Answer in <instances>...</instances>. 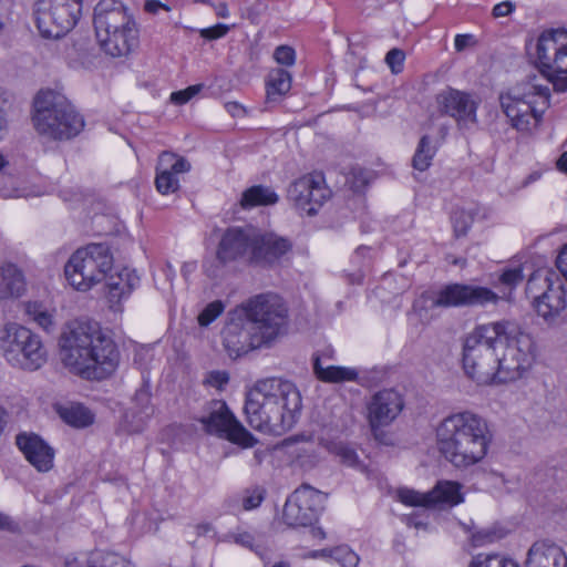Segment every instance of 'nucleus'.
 <instances>
[{
    "mask_svg": "<svg viewBox=\"0 0 567 567\" xmlns=\"http://www.w3.org/2000/svg\"><path fill=\"white\" fill-rule=\"evenodd\" d=\"M60 357L65 368L87 380L107 378L120 359L116 344L91 321H74L65 327L60 338Z\"/></svg>",
    "mask_w": 567,
    "mask_h": 567,
    "instance_id": "obj_1",
    "label": "nucleus"
},
{
    "mask_svg": "<svg viewBox=\"0 0 567 567\" xmlns=\"http://www.w3.org/2000/svg\"><path fill=\"white\" fill-rule=\"evenodd\" d=\"M244 411L252 429L281 435L296 424L301 411V395L288 380L261 379L247 392Z\"/></svg>",
    "mask_w": 567,
    "mask_h": 567,
    "instance_id": "obj_2",
    "label": "nucleus"
},
{
    "mask_svg": "<svg viewBox=\"0 0 567 567\" xmlns=\"http://www.w3.org/2000/svg\"><path fill=\"white\" fill-rule=\"evenodd\" d=\"M440 453L455 467H468L482 461L488 450V427L472 412L446 416L436 429Z\"/></svg>",
    "mask_w": 567,
    "mask_h": 567,
    "instance_id": "obj_3",
    "label": "nucleus"
},
{
    "mask_svg": "<svg viewBox=\"0 0 567 567\" xmlns=\"http://www.w3.org/2000/svg\"><path fill=\"white\" fill-rule=\"evenodd\" d=\"M93 22L97 42L106 54L126 56L137 47V24L122 2L101 0L94 8Z\"/></svg>",
    "mask_w": 567,
    "mask_h": 567,
    "instance_id": "obj_4",
    "label": "nucleus"
},
{
    "mask_svg": "<svg viewBox=\"0 0 567 567\" xmlns=\"http://www.w3.org/2000/svg\"><path fill=\"white\" fill-rule=\"evenodd\" d=\"M33 124L40 135L52 140H70L84 127L83 116L61 93L40 91L33 102Z\"/></svg>",
    "mask_w": 567,
    "mask_h": 567,
    "instance_id": "obj_5",
    "label": "nucleus"
},
{
    "mask_svg": "<svg viewBox=\"0 0 567 567\" xmlns=\"http://www.w3.org/2000/svg\"><path fill=\"white\" fill-rule=\"evenodd\" d=\"M237 308L269 349L287 334L289 308L279 295L258 293L238 305Z\"/></svg>",
    "mask_w": 567,
    "mask_h": 567,
    "instance_id": "obj_6",
    "label": "nucleus"
},
{
    "mask_svg": "<svg viewBox=\"0 0 567 567\" xmlns=\"http://www.w3.org/2000/svg\"><path fill=\"white\" fill-rule=\"evenodd\" d=\"M503 350L498 358V382L519 379L528 370L536 358V349L529 333L515 320L498 322V349Z\"/></svg>",
    "mask_w": 567,
    "mask_h": 567,
    "instance_id": "obj_7",
    "label": "nucleus"
},
{
    "mask_svg": "<svg viewBox=\"0 0 567 567\" xmlns=\"http://www.w3.org/2000/svg\"><path fill=\"white\" fill-rule=\"evenodd\" d=\"M496 293L486 287L450 284L437 292L424 291L413 302L412 309L422 322H430L436 308L484 306L493 302Z\"/></svg>",
    "mask_w": 567,
    "mask_h": 567,
    "instance_id": "obj_8",
    "label": "nucleus"
},
{
    "mask_svg": "<svg viewBox=\"0 0 567 567\" xmlns=\"http://www.w3.org/2000/svg\"><path fill=\"white\" fill-rule=\"evenodd\" d=\"M0 351L11 367L25 371L40 369L48 359L41 337L16 322L0 330Z\"/></svg>",
    "mask_w": 567,
    "mask_h": 567,
    "instance_id": "obj_9",
    "label": "nucleus"
},
{
    "mask_svg": "<svg viewBox=\"0 0 567 567\" xmlns=\"http://www.w3.org/2000/svg\"><path fill=\"white\" fill-rule=\"evenodd\" d=\"M113 267L106 244H89L76 249L64 266L68 282L79 291H89L103 281Z\"/></svg>",
    "mask_w": 567,
    "mask_h": 567,
    "instance_id": "obj_10",
    "label": "nucleus"
},
{
    "mask_svg": "<svg viewBox=\"0 0 567 567\" xmlns=\"http://www.w3.org/2000/svg\"><path fill=\"white\" fill-rule=\"evenodd\" d=\"M535 64L555 91H567V31H544L535 47Z\"/></svg>",
    "mask_w": 567,
    "mask_h": 567,
    "instance_id": "obj_11",
    "label": "nucleus"
},
{
    "mask_svg": "<svg viewBox=\"0 0 567 567\" xmlns=\"http://www.w3.org/2000/svg\"><path fill=\"white\" fill-rule=\"evenodd\" d=\"M525 292L533 300L537 315L546 322H553L566 308L564 284L549 269L534 271L527 280Z\"/></svg>",
    "mask_w": 567,
    "mask_h": 567,
    "instance_id": "obj_12",
    "label": "nucleus"
},
{
    "mask_svg": "<svg viewBox=\"0 0 567 567\" xmlns=\"http://www.w3.org/2000/svg\"><path fill=\"white\" fill-rule=\"evenodd\" d=\"M82 13V0H38L34 6L37 27L44 38L58 39L71 31Z\"/></svg>",
    "mask_w": 567,
    "mask_h": 567,
    "instance_id": "obj_13",
    "label": "nucleus"
},
{
    "mask_svg": "<svg viewBox=\"0 0 567 567\" xmlns=\"http://www.w3.org/2000/svg\"><path fill=\"white\" fill-rule=\"evenodd\" d=\"M536 97L540 100L544 107L547 106L549 89L527 84V91L522 94L512 92L505 96H499V103L506 117L517 131H529L538 125L543 111L536 109Z\"/></svg>",
    "mask_w": 567,
    "mask_h": 567,
    "instance_id": "obj_14",
    "label": "nucleus"
},
{
    "mask_svg": "<svg viewBox=\"0 0 567 567\" xmlns=\"http://www.w3.org/2000/svg\"><path fill=\"white\" fill-rule=\"evenodd\" d=\"M196 420L208 434L225 439L243 447H251L256 439L236 419L225 401L212 400L207 402Z\"/></svg>",
    "mask_w": 567,
    "mask_h": 567,
    "instance_id": "obj_15",
    "label": "nucleus"
},
{
    "mask_svg": "<svg viewBox=\"0 0 567 567\" xmlns=\"http://www.w3.org/2000/svg\"><path fill=\"white\" fill-rule=\"evenodd\" d=\"M332 193L326 183L324 175L313 172L295 179L287 189V198L301 214L315 216L330 199Z\"/></svg>",
    "mask_w": 567,
    "mask_h": 567,
    "instance_id": "obj_16",
    "label": "nucleus"
},
{
    "mask_svg": "<svg viewBox=\"0 0 567 567\" xmlns=\"http://www.w3.org/2000/svg\"><path fill=\"white\" fill-rule=\"evenodd\" d=\"M221 339L223 347L231 359H238L254 350L269 349L237 307L227 313Z\"/></svg>",
    "mask_w": 567,
    "mask_h": 567,
    "instance_id": "obj_17",
    "label": "nucleus"
},
{
    "mask_svg": "<svg viewBox=\"0 0 567 567\" xmlns=\"http://www.w3.org/2000/svg\"><path fill=\"white\" fill-rule=\"evenodd\" d=\"M405 406L404 396L394 389L375 392L367 403V420L375 440L388 444L384 427L391 425Z\"/></svg>",
    "mask_w": 567,
    "mask_h": 567,
    "instance_id": "obj_18",
    "label": "nucleus"
},
{
    "mask_svg": "<svg viewBox=\"0 0 567 567\" xmlns=\"http://www.w3.org/2000/svg\"><path fill=\"white\" fill-rule=\"evenodd\" d=\"M327 494L302 484L286 501L284 519L290 526L311 525L323 511Z\"/></svg>",
    "mask_w": 567,
    "mask_h": 567,
    "instance_id": "obj_19",
    "label": "nucleus"
},
{
    "mask_svg": "<svg viewBox=\"0 0 567 567\" xmlns=\"http://www.w3.org/2000/svg\"><path fill=\"white\" fill-rule=\"evenodd\" d=\"M192 168L190 163L176 153L164 151L159 154L155 186L162 195L175 193L179 188V174L188 173Z\"/></svg>",
    "mask_w": 567,
    "mask_h": 567,
    "instance_id": "obj_20",
    "label": "nucleus"
},
{
    "mask_svg": "<svg viewBox=\"0 0 567 567\" xmlns=\"http://www.w3.org/2000/svg\"><path fill=\"white\" fill-rule=\"evenodd\" d=\"M439 111L454 117L460 126L476 120V104L467 93L447 87L436 95Z\"/></svg>",
    "mask_w": 567,
    "mask_h": 567,
    "instance_id": "obj_21",
    "label": "nucleus"
},
{
    "mask_svg": "<svg viewBox=\"0 0 567 567\" xmlns=\"http://www.w3.org/2000/svg\"><path fill=\"white\" fill-rule=\"evenodd\" d=\"M252 241L246 231L231 227L223 235L217 249V258L221 264H227L248 256L252 261Z\"/></svg>",
    "mask_w": 567,
    "mask_h": 567,
    "instance_id": "obj_22",
    "label": "nucleus"
},
{
    "mask_svg": "<svg viewBox=\"0 0 567 567\" xmlns=\"http://www.w3.org/2000/svg\"><path fill=\"white\" fill-rule=\"evenodd\" d=\"M16 442L25 458L39 472H48L53 466L54 451L39 435L34 433H20Z\"/></svg>",
    "mask_w": 567,
    "mask_h": 567,
    "instance_id": "obj_23",
    "label": "nucleus"
},
{
    "mask_svg": "<svg viewBox=\"0 0 567 567\" xmlns=\"http://www.w3.org/2000/svg\"><path fill=\"white\" fill-rule=\"evenodd\" d=\"M463 368L478 385L492 384L496 379V351L463 352Z\"/></svg>",
    "mask_w": 567,
    "mask_h": 567,
    "instance_id": "obj_24",
    "label": "nucleus"
},
{
    "mask_svg": "<svg viewBox=\"0 0 567 567\" xmlns=\"http://www.w3.org/2000/svg\"><path fill=\"white\" fill-rule=\"evenodd\" d=\"M291 247L287 238L275 234L254 237L252 262L271 265L285 256Z\"/></svg>",
    "mask_w": 567,
    "mask_h": 567,
    "instance_id": "obj_25",
    "label": "nucleus"
},
{
    "mask_svg": "<svg viewBox=\"0 0 567 567\" xmlns=\"http://www.w3.org/2000/svg\"><path fill=\"white\" fill-rule=\"evenodd\" d=\"M526 567H567V556L561 547L548 539L535 542L527 553Z\"/></svg>",
    "mask_w": 567,
    "mask_h": 567,
    "instance_id": "obj_26",
    "label": "nucleus"
},
{
    "mask_svg": "<svg viewBox=\"0 0 567 567\" xmlns=\"http://www.w3.org/2000/svg\"><path fill=\"white\" fill-rule=\"evenodd\" d=\"M107 299L112 308L127 299L132 291L140 285V277L134 270L123 268L114 275H106Z\"/></svg>",
    "mask_w": 567,
    "mask_h": 567,
    "instance_id": "obj_27",
    "label": "nucleus"
},
{
    "mask_svg": "<svg viewBox=\"0 0 567 567\" xmlns=\"http://www.w3.org/2000/svg\"><path fill=\"white\" fill-rule=\"evenodd\" d=\"M27 291L23 270L11 261L0 262V299H18Z\"/></svg>",
    "mask_w": 567,
    "mask_h": 567,
    "instance_id": "obj_28",
    "label": "nucleus"
},
{
    "mask_svg": "<svg viewBox=\"0 0 567 567\" xmlns=\"http://www.w3.org/2000/svg\"><path fill=\"white\" fill-rule=\"evenodd\" d=\"M496 322L477 326L466 338L463 352L488 353L496 351Z\"/></svg>",
    "mask_w": 567,
    "mask_h": 567,
    "instance_id": "obj_29",
    "label": "nucleus"
},
{
    "mask_svg": "<svg viewBox=\"0 0 567 567\" xmlns=\"http://www.w3.org/2000/svg\"><path fill=\"white\" fill-rule=\"evenodd\" d=\"M524 280V266L515 261L498 268V299L511 301L515 289Z\"/></svg>",
    "mask_w": 567,
    "mask_h": 567,
    "instance_id": "obj_30",
    "label": "nucleus"
},
{
    "mask_svg": "<svg viewBox=\"0 0 567 567\" xmlns=\"http://www.w3.org/2000/svg\"><path fill=\"white\" fill-rule=\"evenodd\" d=\"M291 74L277 68L269 72L266 79V104H277L291 89Z\"/></svg>",
    "mask_w": 567,
    "mask_h": 567,
    "instance_id": "obj_31",
    "label": "nucleus"
},
{
    "mask_svg": "<svg viewBox=\"0 0 567 567\" xmlns=\"http://www.w3.org/2000/svg\"><path fill=\"white\" fill-rule=\"evenodd\" d=\"M150 394L146 391H140L136 393V401L143 404L140 413L127 412L124 416V427L127 433L136 434L141 433L151 415L153 414V409L150 406Z\"/></svg>",
    "mask_w": 567,
    "mask_h": 567,
    "instance_id": "obj_32",
    "label": "nucleus"
},
{
    "mask_svg": "<svg viewBox=\"0 0 567 567\" xmlns=\"http://www.w3.org/2000/svg\"><path fill=\"white\" fill-rule=\"evenodd\" d=\"M462 485L457 482L453 481H441L439 482L432 491H430V495L432 498V506L436 504H449L451 506H455L461 504L464 501L462 494Z\"/></svg>",
    "mask_w": 567,
    "mask_h": 567,
    "instance_id": "obj_33",
    "label": "nucleus"
},
{
    "mask_svg": "<svg viewBox=\"0 0 567 567\" xmlns=\"http://www.w3.org/2000/svg\"><path fill=\"white\" fill-rule=\"evenodd\" d=\"M313 372L320 381L328 383L355 381L358 379L355 369L338 365L322 367L319 358L313 362Z\"/></svg>",
    "mask_w": 567,
    "mask_h": 567,
    "instance_id": "obj_34",
    "label": "nucleus"
},
{
    "mask_svg": "<svg viewBox=\"0 0 567 567\" xmlns=\"http://www.w3.org/2000/svg\"><path fill=\"white\" fill-rule=\"evenodd\" d=\"M279 197L268 186L255 185L247 188L240 198V205L243 208H252L256 206H268L274 205L278 202Z\"/></svg>",
    "mask_w": 567,
    "mask_h": 567,
    "instance_id": "obj_35",
    "label": "nucleus"
},
{
    "mask_svg": "<svg viewBox=\"0 0 567 567\" xmlns=\"http://www.w3.org/2000/svg\"><path fill=\"white\" fill-rule=\"evenodd\" d=\"M461 528L468 539V548H478L493 544L496 538V530L494 527L483 528L477 527L472 520L467 523H460Z\"/></svg>",
    "mask_w": 567,
    "mask_h": 567,
    "instance_id": "obj_36",
    "label": "nucleus"
},
{
    "mask_svg": "<svg viewBox=\"0 0 567 567\" xmlns=\"http://www.w3.org/2000/svg\"><path fill=\"white\" fill-rule=\"evenodd\" d=\"M59 414L65 423L74 427H85L94 421L92 412L82 404L63 406L59 410Z\"/></svg>",
    "mask_w": 567,
    "mask_h": 567,
    "instance_id": "obj_37",
    "label": "nucleus"
},
{
    "mask_svg": "<svg viewBox=\"0 0 567 567\" xmlns=\"http://www.w3.org/2000/svg\"><path fill=\"white\" fill-rule=\"evenodd\" d=\"M435 154L436 148L432 146L430 136L423 135L412 158L413 168L420 172L426 171L431 166Z\"/></svg>",
    "mask_w": 567,
    "mask_h": 567,
    "instance_id": "obj_38",
    "label": "nucleus"
},
{
    "mask_svg": "<svg viewBox=\"0 0 567 567\" xmlns=\"http://www.w3.org/2000/svg\"><path fill=\"white\" fill-rule=\"evenodd\" d=\"M24 311L28 318L35 322L40 328L45 331H51L54 328L53 313L48 310L41 302L29 301L24 306Z\"/></svg>",
    "mask_w": 567,
    "mask_h": 567,
    "instance_id": "obj_39",
    "label": "nucleus"
},
{
    "mask_svg": "<svg viewBox=\"0 0 567 567\" xmlns=\"http://www.w3.org/2000/svg\"><path fill=\"white\" fill-rule=\"evenodd\" d=\"M320 555L330 557L340 565V567H358L360 561L359 556L347 545H341L329 550L323 549Z\"/></svg>",
    "mask_w": 567,
    "mask_h": 567,
    "instance_id": "obj_40",
    "label": "nucleus"
},
{
    "mask_svg": "<svg viewBox=\"0 0 567 567\" xmlns=\"http://www.w3.org/2000/svg\"><path fill=\"white\" fill-rule=\"evenodd\" d=\"M330 451L340 458V462L342 464L360 471L363 470L364 466L361 463L355 450L348 443H332L330 446Z\"/></svg>",
    "mask_w": 567,
    "mask_h": 567,
    "instance_id": "obj_41",
    "label": "nucleus"
},
{
    "mask_svg": "<svg viewBox=\"0 0 567 567\" xmlns=\"http://www.w3.org/2000/svg\"><path fill=\"white\" fill-rule=\"evenodd\" d=\"M398 499L408 506H421V507H432V498L430 492L420 493L417 491L402 487L398 489Z\"/></svg>",
    "mask_w": 567,
    "mask_h": 567,
    "instance_id": "obj_42",
    "label": "nucleus"
},
{
    "mask_svg": "<svg viewBox=\"0 0 567 567\" xmlns=\"http://www.w3.org/2000/svg\"><path fill=\"white\" fill-rule=\"evenodd\" d=\"M89 567H131L130 561L114 553H94L89 559Z\"/></svg>",
    "mask_w": 567,
    "mask_h": 567,
    "instance_id": "obj_43",
    "label": "nucleus"
},
{
    "mask_svg": "<svg viewBox=\"0 0 567 567\" xmlns=\"http://www.w3.org/2000/svg\"><path fill=\"white\" fill-rule=\"evenodd\" d=\"M451 218L456 237L466 235L474 219L472 212L466 209H455Z\"/></svg>",
    "mask_w": 567,
    "mask_h": 567,
    "instance_id": "obj_44",
    "label": "nucleus"
},
{
    "mask_svg": "<svg viewBox=\"0 0 567 567\" xmlns=\"http://www.w3.org/2000/svg\"><path fill=\"white\" fill-rule=\"evenodd\" d=\"M225 306L220 300H215L208 303L203 311L198 315V324L200 327H207L215 321L223 312Z\"/></svg>",
    "mask_w": 567,
    "mask_h": 567,
    "instance_id": "obj_45",
    "label": "nucleus"
},
{
    "mask_svg": "<svg viewBox=\"0 0 567 567\" xmlns=\"http://www.w3.org/2000/svg\"><path fill=\"white\" fill-rule=\"evenodd\" d=\"M266 491L260 486H255L245 491L243 506L246 511L257 508L265 499Z\"/></svg>",
    "mask_w": 567,
    "mask_h": 567,
    "instance_id": "obj_46",
    "label": "nucleus"
},
{
    "mask_svg": "<svg viewBox=\"0 0 567 567\" xmlns=\"http://www.w3.org/2000/svg\"><path fill=\"white\" fill-rule=\"evenodd\" d=\"M229 537L234 540V543H236L243 547L249 548L250 550H254L261 559H265V549L261 548L260 546L255 547L254 536L250 533H248V532L236 533V534H231Z\"/></svg>",
    "mask_w": 567,
    "mask_h": 567,
    "instance_id": "obj_47",
    "label": "nucleus"
},
{
    "mask_svg": "<svg viewBox=\"0 0 567 567\" xmlns=\"http://www.w3.org/2000/svg\"><path fill=\"white\" fill-rule=\"evenodd\" d=\"M405 54L400 49H391L385 55V62L393 74H399L403 71Z\"/></svg>",
    "mask_w": 567,
    "mask_h": 567,
    "instance_id": "obj_48",
    "label": "nucleus"
},
{
    "mask_svg": "<svg viewBox=\"0 0 567 567\" xmlns=\"http://www.w3.org/2000/svg\"><path fill=\"white\" fill-rule=\"evenodd\" d=\"M274 59L278 64L291 66L296 61V52L291 47L280 45L275 50Z\"/></svg>",
    "mask_w": 567,
    "mask_h": 567,
    "instance_id": "obj_49",
    "label": "nucleus"
},
{
    "mask_svg": "<svg viewBox=\"0 0 567 567\" xmlns=\"http://www.w3.org/2000/svg\"><path fill=\"white\" fill-rule=\"evenodd\" d=\"M205 384L216 388L218 390L224 389L229 382V374L226 371L215 370L210 371L205 379Z\"/></svg>",
    "mask_w": 567,
    "mask_h": 567,
    "instance_id": "obj_50",
    "label": "nucleus"
},
{
    "mask_svg": "<svg viewBox=\"0 0 567 567\" xmlns=\"http://www.w3.org/2000/svg\"><path fill=\"white\" fill-rule=\"evenodd\" d=\"M228 30V25L218 23L214 27L202 29L200 35L207 40H216L226 35Z\"/></svg>",
    "mask_w": 567,
    "mask_h": 567,
    "instance_id": "obj_51",
    "label": "nucleus"
},
{
    "mask_svg": "<svg viewBox=\"0 0 567 567\" xmlns=\"http://www.w3.org/2000/svg\"><path fill=\"white\" fill-rule=\"evenodd\" d=\"M477 40L473 34H457L454 39V48L457 52H462L467 48L476 45Z\"/></svg>",
    "mask_w": 567,
    "mask_h": 567,
    "instance_id": "obj_52",
    "label": "nucleus"
},
{
    "mask_svg": "<svg viewBox=\"0 0 567 567\" xmlns=\"http://www.w3.org/2000/svg\"><path fill=\"white\" fill-rule=\"evenodd\" d=\"M145 12L156 14L159 10L169 11V7L158 0H147L144 3Z\"/></svg>",
    "mask_w": 567,
    "mask_h": 567,
    "instance_id": "obj_53",
    "label": "nucleus"
},
{
    "mask_svg": "<svg viewBox=\"0 0 567 567\" xmlns=\"http://www.w3.org/2000/svg\"><path fill=\"white\" fill-rule=\"evenodd\" d=\"M495 555H483L478 554L473 557L468 567H491V561L494 559Z\"/></svg>",
    "mask_w": 567,
    "mask_h": 567,
    "instance_id": "obj_54",
    "label": "nucleus"
},
{
    "mask_svg": "<svg viewBox=\"0 0 567 567\" xmlns=\"http://www.w3.org/2000/svg\"><path fill=\"white\" fill-rule=\"evenodd\" d=\"M225 110L233 117H243L246 115V109L238 102H227L225 103Z\"/></svg>",
    "mask_w": 567,
    "mask_h": 567,
    "instance_id": "obj_55",
    "label": "nucleus"
},
{
    "mask_svg": "<svg viewBox=\"0 0 567 567\" xmlns=\"http://www.w3.org/2000/svg\"><path fill=\"white\" fill-rule=\"evenodd\" d=\"M556 262H557V267L560 270L561 275L567 280V244L560 250Z\"/></svg>",
    "mask_w": 567,
    "mask_h": 567,
    "instance_id": "obj_56",
    "label": "nucleus"
},
{
    "mask_svg": "<svg viewBox=\"0 0 567 567\" xmlns=\"http://www.w3.org/2000/svg\"><path fill=\"white\" fill-rule=\"evenodd\" d=\"M17 524L6 514L0 512V530L14 532Z\"/></svg>",
    "mask_w": 567,
    "mask_h": 567,
    "instance_id": "obj_57",
    "label": "nucleus"
},
{
    "mask_svg": "<svg viewBox=\"0 0 567 567\" xmlns=\"http://www.w3.org/2000/svg\"><path fill=\"white\" fill-rule=\"evenodd\" d=\"M171 101L175 104L182 105V104L187 103L189 100H188V96L186 95L185 91L182 90V91L173 92L171 94Z\"/></svg>",
    "mask_w": 567,
    "mask_h": 567,
    "instance_id": "obj_58",
    "label": "nucleus"
},
{
    "mask_svg": "<svg viewBox=\"0 0 567 567\" xmlns=\"http://www.w3.org/2000/svg\"><path fill=\"white\" fill-rule=\"evenodd\" d=\"M515 4L511 1H504L498 3V17H505L513 12Z\"/></svg>",
    "mask_w": 567,
    "mask_h": 567,
    "instance_id": "obj_59",
    "label": "nucleus"
},
{
    "mask_svg": "<svg viewBox=\"0 0 567 567\" xmlns=\"http://www.w3.org/2000/svg\"><path fill=\"white\" fill-rule=\"evenodd\" d=\"M0 195L2 197L10 198L23 196V193L18 188L0 187Z\"/></svg>",
    "mask_w": 567,
    "mask_h": 567,
    "instance_id": "obj_60",
    "label": "nucleus"
},
{
    "mask_svg": "<svg viewBox=\"0 0 567 567\" xmlns=\"http://www.w3.org/2000/svg\"><path fill=\"white\" fill-rule=\"evenodd\" d=\"M161 271L163 272V275L165 276L166 278V281L168 282L169 286H172V282L175 278V270L173 268V266L171 264H165V266L161 269Z\"/></svg>",
    "mask_w": 567,
    "mask_h": 567,
    "instance_id": "obj_61",
    "label": "nucleus"
},
{
    "mask_svg": "<svg viewBox=\"0 0 567 567\" xmlns=\"http://www.w3.org/2000/svg\"><path fill=\"white\" fill-rule=\"evenodd\" d=\"M203 89V84H195L186 87L184 91L186 95L188 96V100L194 97L196 94H198Z\"/></svg>",
    "mask_w": 567,
    "mask_h": 567,
    "instance_id": "obj_62",
    "label": "nucleus"
},
{
    "mask_svg": "<svg viewBox=\"0 0 567 567\" xmlns=\"http://www.w3.org/2000/svg\"><path fill=\"white\" fill-rule=\"evenodd\" d=\"M557 168L567 174V151L560 155L557 161Z\"/></svg>",
    "mask_w": 567,
    "mask_h": 567,
    "instance_id": "obj_63",
    "label": "nucleus"
},
{
    "mask_svg": "<svg viewBox=\"0 0 567 567\" xmlns=\"http://www.w3.org/2000/svg\"><path fill=\"white\" fill-rule=\"evenodd\" d=\"M7 130V120L3 109L0 106V141L3 138V133Z\"/></svg>",
    "mask_w": 567,
    "mask_h": 567,
    "instance_id": "obj_64",
    "label": "nucleus"
}]
</instances>
